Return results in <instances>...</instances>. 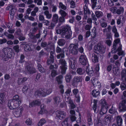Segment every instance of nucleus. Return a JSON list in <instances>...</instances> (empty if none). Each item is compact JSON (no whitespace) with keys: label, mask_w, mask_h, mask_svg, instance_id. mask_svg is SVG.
<instances>
[{"label":"nucleus","mask_w":126,"mask_h":126,"mask_svg":"<svg viewBox=\"0 0 126 126\" xmlns=\"http://www.w3.org/2000/svg\"><path fill=\"white\" fill-rule=\"evenodd\" d=\"M121 47L120 39L119 38L115 39L114 41L113 48L112 49V53H115L118 52L117 54L119 56H124L125 52L122 50Z\"/></svg>","instance_id":"1"},{"label":"nucleus","mask_w":126,"mask_h":126,"mask_svg":"<svg viewBox=\"0 0 126 126\" xmlns=\"http://www.w3.org/2000/svg\"><path fill=\"white\" fill-rule=\"evenodd\" d=\"M56 32L58 34H61L64 37V36L67 38H69L70 37L72 34V31L71 30L69 26H66L64 27L62 30H56Z\"/></svg>","instance_id":"2"},{"label":"nucleus","mask_w":126,"mask_h":126,"mask_svg":"<svg viewBox=\"0 0 126 126\" xmlns=\"http://www.w3.org/2000/svg\"><path fill=\"white\" fill-rule=\"evenodd\" d=\"M100 103L101 105V107L99 113L100 115H102L107 112L108 106L105 100L104 99H101L100 101Z\"/></svg>","instance_id":"3"},{"label":"nucleus","mask_w":126,"mask_h":126,"mask_svg":"<svg viewBox=\"0 0 126 126\" xmlns=\"http://www.w3.org/2000/svg\"><path fill=\"white\" fill-rule=\"evenodd\" d=\"M59 63L61 65L60 68L62 73V74H64L67 67L66 62L64 60L61 59L59 60Z\"/></svg>","instance_id":"4"},{"label":"nucleus","mask_w":126,"mask_h":126,"mask_svg":"<svg viewBox=\"0 0 126 126\" xmlns=\"http://www.w3.org/2000/svg\"><path fill=\"white\" fill-rule=\"evenodd\" d=\"M78 48L77 45L73 44H71L69 47V52L73 54H77L78 51Z\"/></svg>","instance_id":"5"},{"label":"nucleus","mask_w":126,"mask_h":126,"mask_svg":"<svg viewBox=\"0 0 126 126\" xmlns=\"http://www.w3.org/2000/svg\"><path fill=\"white\" fill-rule=\"evenodd\" d=\"M104 48L101 46L100 44L95 45L94 48V51L97 54H99L100 53L104 52Z\"/></svg>","instance_id":"6"},{"label":"nucleus","mask_w":126,"mask_h":126,"mask_svg":"<svg viewBox=\"0 0 126 126\" xmlns=\"http://www.w3.org/2000/svg\"><path fill=\"white\" fill-rule=\"evenodd\" d=\"M58 15L55 14L53 16L52 19V22L51 24V26L48 27L49 29H52L55 26V24L57 22L58 20Z\"/></svg>","instance_id":"7"},{"label":"nucleus","mask_w":126,"mask_h":126,"mask_svg":"<svg viewBox=\"0 0 126 126\" xmlns=\"http://www.w3.org/2000/svg\"><path fill=\"white\" fill-rule=\"evenodd\" d=\"M8 106L9 108L13 110L16 108V107L19 106L18 104L15 103V102L13 100L9 101L8 104Z\"/></svg>","instance_id":"8"},{"label":"nucleus","mask_w":126,"mask_h":126,"mask_svg":"<svg viewBox=\"0 0 126 126\" xmlns=\"http://www.w3.org/2000/svg\"><path fill=\"white\" fill-rule=\"evenodd\" d=\"M52 89H50L47 91V93H46L43 90H40L36 92L35 93V94L39 96L42 95L44 96H45L47 95L50 94L52 92Z\"/></svg>","instance_id":"9"},{"label":"nucleus","mask_w":126,"mask_h":126,"mask_svg":"<svg viewBox=\"0 0 126 126\" xmlns=\"http://www.w3.org/2000/svg\"><path fill=\"white\" fill-rule=\"evenodd\" d=\"M126 103V100H124L119 105V110L120 111H124L126 110V106L125 105Z\"/></svg>","instance_id":"10"},{"label":"nucleus","mask_w":126,"mask_h":126,"mask_svg":"<svg viewBox=\"0 0 126 126\" xmlns=\"http://www.w3.org/2000/svg\"><path fill=\"white\" fill-rule=\"evenodd\" d=\"M79 61L82 64L85 65L88 63L87 59L86 56L84 55H82L80 57Z\"/></svg>","instance_id":"11"},{"label":"nucleus","mask_w":126,"mask_h":126,"mask_svg":"<svg viewBox=\"0 0 126 126\" xmlns=\"http://www.w3.org/2000/svg\"><path fill=\"white\" fill-rule=\"evenodd\" d=\"M76 61L75 58H71L70 59L69 61V66L72 69L75 68V65Z\"/></svg>","instance_id":"12"},{"label":"nucleus","mask_w":126,"mask_h":126,"mask_svg":"<svg viewBox=\"0 0 126 126\" xmlns=\"http://www.w3.org/2000/svg\"><path fill=\"white\" fill-rule=\"evenodd\" d=\"M4 55H3V58L4 61H6L8 60V58H10L12 56V53H10L9 52H8V50L6 49H4Z\"/></svg>","instance_id":"13"},{"label":"nucleus","mask_w":126,"mask_h":126,"mask_svg":"<svg viewBox=\"0 0 126 126\" xmlns=\"http://www.w3.org/2000/svg\"><path fill=\"white\" fill-rule=\"evenodd\" d=\"M64 49L63 51H62L61 48L59 47H57L56 52L57 53H59L61 52H62L63 53L58 55L57 56V57L58 59L62 58H63L64 57Z\"/></svg>","instance_id":"14"},{"label":"nucleus","mask_w":126,"mask_h":126,"mask_svg":"<svg viewBox=\"0 0 126 126\" xmlns=\"http://www.w3.org/2000/svg\"><path fill=\"white\" fill-rule=\"evenodd\" d=\"M23 110V109L22 107H20L18 108H16L15 109L14 114L15 116L18 117L20 116L22 113V112Z\"/></svg>","instance_id":"15"},{"label":"nucleus","mask_w":126,"mask_h":126,"mask_svg":"<svg viewBox=\"0 0 126 126\" xmlns=\"http://www.w3.org/2000/svg\"><path fill=\"white\" fill-rule=\"evenodd\" d=\"M56 116L60 119L64 118L66 116V113L64 111H57L56 113Z\"/></svg>","instance_id":"16"},{"label":"nucleus","mask_w":126,"mask_h":126,"mask_svg":"<svg viewBox=\"0 0 126 126\" xmlns=\"http://www.w3.org/2000/svg\"><path fill=\"white\" fill-rule=\"evenodd\" d=\"M31 65L29 64V66L27 65V66L25 68L26 71L30 74L34 73L36 71L35 69L31 67Z\"/></svg>","instance_id":"17"},{"label":"nucleus","mask_w":126,"mask_h":126,"mask_svg":"<svg viewBox=\"0 0 126 126\" xmlns=\"http://www.w3.org/2000/svg\"><path fill=\"white\" fill-rule=\"evenodd\" d=\"M54 53V51H51L50 52V56L49 58L48 59L47 61V63L48 64H51L54 62V56L53 54Z\"/></svg>","instance_id":"18"},{"label":"nucleus","mask_w":126,"mask_h":126,"mask_svg":"<svg viewBox=\"0 0 126 126\" xmlns=\"http://www.w3.org/2000/svg\"><path fill=\"white\" fill-rule=\"evenodd\" d=\"M97 101L96 100L94 99L93 100V105L92 108L95 113H97L98 112L99 108L97 106Z\"/></svg>","instance_id":"19"},{"label":"nucleus","mask_w":126,"mask_h":126,"mask_svg":"<svg viewBox=\"0 0 126 126\" xmlns=\"http://www.w3.org/2000/svg\"><path fill=\"white\" fill-rule=\"evenodd\" d=\"M112 36L110 34H107V38L105 40V42L109 46H110L111 43Z\"/></svg>","instance_id":"20"},{"label":"nucleus","mask_w":126,"mask_h":126,"mask_svg":"<svg viewBox=\"0 0 126 126\" xmlns=\"http://www.w3.org/2000/svg\"><path fill=\"white\" fill-rule=\"evenodd\" d=\"M112 117L110 115H108L104 119V124L106 126H105V125L104 124L102 126H108V125L110 122V120L111 119Z\"/></svg>","instance_id":"21"},{"label":"nucleus","mask_w":126,"mask_h":126,"mask_svg":"<svg viewBox=\"0 0 126 126\" xmlns=\"http://www.w3.org/2000/svg\"><path fill=\"white\" fill-rule=\"evenodd\" d=\"M86 70L87 74L91 76L95 75L94 73L96 72L94 71V73L92 68L91 67V68H89V67H87Z\"/></svg>","instance_id":"22"},{"label":"nucleus","mask_w":126,"mask_h":126,"mask_svg":"<svg viewBox=\"0 0 126 126\" xmlns=\"http://www.w3.org/2000/svg\"><path fill=\"white\" fill-rule=\"evenodd\" d=\"M13 100L15 102V103L18 104V105L21 103V100L19 98V96L17 95H15L13 97Z\"/></svg>","instance_id":"23"},{"label":"nucleus","mask_w":126,"mask_h":126,"mask_svg":"<svg viewBox=\"0 0 126 126\" xmlns=\"http://www.w3.org/2000/svg\"><path fill=\"white\" fill-rule=\"evenodd\" d=\"M68 98L67 99H66V101L70 104L69 106L70 108L71 109L75 108V106L73 103L71 99L70 98H69V100H68Z\"/></svg>","instance_id":"24"},{"label":"nucleus","mask_w":126,"mask_h":126,"mask_svg":"<svg viewBox=\"0 0 126 126\" xmlns=\"http://www.w3.org/2000/svg\"><path fill=\"white\" fill-rule=\"evenodd\" d=\"M40 102L39 100H35L30 102L29 104V107H31L35 105H38L40 104Z\"/></svg>","instance_id":"25"},{"label":"nucleus","mask_w":126,"mask_h":126,"mask_svg":"<svg viewBox=\"0 0 126 126\" xmlns=\"http://www.w3.org/2000/svg\"><path fill=\"white\" fill-rule=\"evenodd\" d=\"M122 79L126 81V69H123L121 72Z\"/></svg>","instance_id":"26"},{"label":"nucleus","mask_w":126,"mask_h":126,"mask_svg":"<svg viewBox=\"0 0 126 126\" xmlns=\"http://www.w3.org/2000/svg\"><path fill=\"white\" fill-rule=\"evenodd\" d=\"M91 94L94 97H96L99 94V92L96 90H94L92 91Z\"/></svg>","instance_id":"27"},{"label":"nucleus","mask_w":126,"mask_h":126,"mask_svg":"<svg viewBox=\"0 0 126 126\" xmlns=\"http://www.w3.org/2000/svg\"><path fill=\"white\" fill-rule=\"evenodd\" d=\"M41 110L39 112L40 114H43L46 113L47 111L45 109V106L44 104H42L41 106Z\"/></svg>","instance_id":"28"},{"label":"nucleus","mask_w":126,"mask_h":126,"mask_svg":"<svg viewBox=\"0 0 126 126\" xmlns=\"http://www.w3.org/2000/svg\"><path fill=\"white\" fill-rule=\"evenodd\" d=\"M117 123L118 125L120 126L122 124L123 120L121 117L120 116H118L117 118Z\"/></svg>","instance_id":"29"},{"label":"nucleus","mask_w":126,"mask_h":126,"mask_svg":"<svg viewBox=\"0 0 126 126\" xmlns=\"http://www.w3.org/2000/svg\"><path fill=\"white\" fill-rule=\"evenodd\" d=\"M124 11V8L122 7H120L119 8L116 10V13L118 15H120L123 13Z\"/></svg>","instance_id":"30"},{"label":"nucleus","mask_w":126,"mask_h":126,"mask_svg":"<svg viewBox=\"0 0 126 126\" xmlns=\"http://www.w3.org/2000/svg\"><path fill=\"white\" fill-rule=\"evenodd\" d=\"M92 60L93 62L94 63H96L98 62V59L97 56L95 54H93L92 55Z\"/></svg>","instance_id":"31"},{"label":"nucleus","mask_w":126,"mask_h":126,"mask_svg":"<svg viewBox=\"0 0 126 126\" xmlns=\"http://www.w3.org/2000/svg\"><path fill=\"white\" fill-rule=\"evenodd\" d=\"M71 90L70 89H68L65 92V100H66V99H67V98H68V100H69V98H70L69 97L70 95V93L71 92Z\"/></svg>","instance_id":"32"},{"label":"nucleus","mask_w":126,"mask_h":126,"mask_svg":"<svg viewBox=\"0 0 126 126\" xmlns=\"http://www.w3.org/2000/svg\"><path fill=\"white\" fill-rule=\"evenodd\" d=\"M109 112L110 113L115 114V115L117 114V113L115 107H112L109 110Z\"/></svg>","instance_id":"33"},{"label":"nucleus","mask_w":126,"mask_h":126,"mask_svg":"<svg viewBox=\"0 0 126 126\" xmlns=\"http://www.w3.org/2000/svg\"><path fill=\"white\" fill-rule=\"evenodd\" d=\"M87 4H85L84 7V12L85 15L86 14H89L90 12L87 7Z\"/></svg>","instance_id":"34"},{"label":"nucleus","mask_w":126,"mask_h":126,"mask_svg":"<svg viewBox=\"0 0 126 126\" xmlns=\"http://www.w3.org/2000/svg\"><path fill=\"white\" fill-rule=\"evenodd\" d=\"M91 83L95 87L97 86L96 83L98 81L96 79L93 78L91 79Z\"/></svg>","instance_id":"35"},{"label":"nucleus","mask_w":126,"mask_h":126,"mask_svg":"<svg viewBox=\"0 0 126 126\" xmlns=\"http://www.w3.org/2000/svg\"><path fill=\"white\" fill-rule=\"evenodd\" d=\"M5 95L4 93L0 94V103L2 104L4 101V97Z\"/></svg>","instance_id":"36"},{"label":"nucleus","mask_w":126,"mask_h":126,"mask_svg":"<svg viewBox=\"0 0 126 126\" xmlns=\"http://www.w3.org/2000/svg\"><path fill=\"white\" fill-rule=\"evenodd\" d=\"M114 74L116 76L118 75L120 73V71L119 69L118 68H114L113 69Z\"/></svg>","instance_id":"37"},{"label":"nucleus","mask_w":126,"mask_h":126,"mask_svg":"<svg viewBox=\"0 0 126 126\" xmlns=\"http://www.w3.org/2000/svg\"><path fill=\"white\" fill-rule=\"evenodd\" d=\"M27 80V79L26 78H22L21 77L18 79L17 82L19 84H20L23 82H24Z\"/></svg>","instance_id":"38"},{"label":"nucleus","mask_w":126,"mask_h":126,"mask_svg":"<svg viewBox=\"0 0 126 126\" xmlns=\"http://www.w3.org/2000/svg\"><path fill=\"white\" fill-rule=\"evenodd\" d=\"M74 81L75 82H79L81 81L82 80V78L80 77H76L74 79Z\"/></svg>","instance_id":"39"},{"label":"nucleus","mask_w":126,"mask_h":126,"mask_svg":"<svg viewBox=\"0 0 126 126\" xmlns=\"http://www.w3.org/2000/svg\"><path fill=\"white\" fill-rule=\"evenodd\" d=\"M63 77L62 76L60 75L56 78V80L59 84H60L62 82V80Z\"/></svg>","instance_id":"40"},{"label":"nucleus","mask_w":126,"mask_h":126,"mask_svg":"<svg viewBox=\"0 0 126 126\" xmlns=\"http://www.w3.org/2000/svg\"><path fill=\"white\" fill-rule=\"evenodd\" d=\"M45 15L46 16L47 18L49 19L51 18L52 15L49 13V12L48 10L45 11L44 12Z\"/></svg>","instance_id":"41"},{"label":"nucleus","mask_w":126,"mask_h":126,"mask_svg":"<svg viewBox=\"0 0 126 126\" xmlns=\"http://www.w3.org/2000/svg\"><path fill=\"white\" fill-rule=\"evenodd\" d=\"M65 42L64 40L63 39H62L59 40L58 43L59 46H62L64 44Z\"/></svg>","instance_id":"42"},{"label":"nucleus","mask_w":126,"mask_h":126,"mask_svg":"<svg viewBox=\"0 0 126 126\" xmlns=\"http://www.w3.org/2000/svg\"><path fill=\"white\" fill-rule=\"evenodd\" d=\"M84 70H83L81 68L78 69L77 70V73L79 74L82 75L83 74L84 72Z\"/></svg>","instance_id":"43"},{"label":"nucleus","mask_w":126,"mask_h":126,"mask_svg":"<svg viewBox=\"0 0 126 126\" xmlns=\"http://www.w3.org/2000/svg\"><path fill=\"white\" fill-rule=\"evenodd\" d=\"M46 122V121L45 119H41L38 123V126H42Z\"/></svg>","instance_id":"44"},{"label":"nucleus","mask_w":126,"mask_h":126,"mask_svg":"<svg viewBox=\"0 0 126 126\" xmlns=\"http://www.w3.org/2000/svg\"><path fill=\"white\" fill-rule=\"evenodd\" d=\"M60 13L61 15L62 16L64 17L66 16L67 14L66 12L64 11L61 10L60 11Z\"/></svg>","instance_id":"45"},{"label":"nucleus","mask_w":126,"mask_h":126,"mask_svg":"<svg viewBox=\"0 0 126 126\" xmlns=\"http://www.w3.org/2000/svg\"><path fill=\"white\" fill-rule=\"evenodd\" d=\"M38 68L39 71L41 73H43L45 71V70L42 67L41 65L40 64H38Z\"/></svg>","instance_id":"46"},{"label":"nucleus","mask_w":126,"mask_h":126,"mask_svg":"<svg viewBox=\"0 0 126 126\" xmlns=\"http://www.w3.org/2000/svg\"><path fill=\"white\" fill-rule=\"evenodd\" d=\"M68 118H67L62 123V125L63 126H68Z\"/></svg>","instance_id":"47"},{"label":"nucleus","mask_w":126,"mask_h":126,"mask_svg":"<svg viewBox=\"0 0 126 126\" xmlns=\"http://www.w3.org/2000/svg\"><path fill=\"white\" fill-rule=\"evenodd\" d=\"M111 26H108L107 28L104 29L103 31L104 32H110L111 29Z\"/></svg>","instance_id":"48"},{"label":"nucleus","mask_w":126,"mask_h":126,"mask_svg":"<svg viewBox=\"0 0 126 126\" xmlns=\"http://www.w3.org/2000/svg\"><path fill=\"white\" fill-rule=\"evenodd\" d=\"M91 1L92 3V8L93 9H94L96 5V0H91Z\"/></svg>","instance_id":"49"},{"label":"nucleus","mask_w":126,"mask_h":126,"mask_svg":"<svg viewBox=\"0 0 126 126\" xmlns=\"http://www.w3.org/2000/svg\"><path fill=\"white\" fill-rule=\"evenodd\" d=\"M71 78V76L69 74H67L65 77V79L66 81L67 82H69Z\"/></svg>","instance_id":"50"},{"label":"nucleus","mask_w":126,"mask_h":126,"mask_svg":"<svg viewBox=\"0 0 126 126\" xmlns=\"http://www.w3.org/2000/svg\"><path fill=\"white\" fill-rule=\"evenodd\" d=\"M59 8H61V9H63L64 10H65L66 8V7L63 5L62 2H60L59 3Z\"/></svg>","instance_id":"51"},{"label":"nucleus","mask_w":126,"mask_h":126,"mask_svg":"<svg viewBox=\"0 0 126 126\" xmlns=\"http://www.w3.org/2000/svg\"><path fill=\"white\" fill-rule=\"evenodd\" d=\"M95 14L97 17H98L102 16L103 13L101 12L97 11L95 12Z\"/></svg>","instance_id":"52"},{"label":"nucleus","mask_w":126,"mask_h":126,"mask_svg":"<svg viewBox=\"0 0 126 126\" xmlns=\"http://www.w3.org/2000/svg\"><path fill=\"white\" fill-rule=\"evenodd\" d=\"M117 9V8L116 7H113L111 8L110 9V10L112 13L114 14L116 13V10Z\"/></svg>","instance_id":"53"},{"label":"nucleus","mask_w":126,"mask_h":126,"mask_svg":"<svg viewBox=\"0 0 126 126\" xmlns=\"http://www.w3.org/2000/svg\"><path fill=\"white\" fill-rule=\"evenodd\" d=\"M24 50L25 51H28L31 50V47L28 45H26L24 47Z\"/></svg>","instance_id":"54"},{"label":"nucleus","mask_w":126,"mask_h":126,"mask_svg":"<svg viewBox=\"0 0 126 126\" xmlns=\"http://www.w3.org/2000/svg\"><path fill=\"white\" fill-rule=\"evenodd\" d=\"M92 18L95 21L94 23L97 25V23L96 22V21H97V19L95 17L94 14L93 13H92Z\"/></svg>","instance_id":"55"},{"label":"nucleus","mask_w":126,"mask_h":126,"mask_svg":"<svg viewBox=\"0 0 126 126\" xmlns=\"http://www.w3.org/2000/svg\"><path fill=\"white\" fill-rule=\"evenodd\" d=\"M23 16V15L22 14H19L18 16L19 19L21 20L22 22H23L24 20V19L22 18Z\"/></svg>","instance_id":"56"},{"label":"nucleus","mask_w":126,"mask_h":126,"mask_svg":"<svg viewBox=\"0 0 126 126\" xmlns=\"http://www.w3.org/2000/svg\"><path fill=\"white\" fill-rule=\"evenodd\" d=\"M19 48L18 46L16 45L13 48L16 52H18L19 51Z\"/></svg>","instance_id":"57"},{"label":"nucleus","mask_w":126,"mask_h":126,"mask_svg":"<svg viewBox=\"0 0 126 126\" xmlns=\"http://www.w3.org/2000/svg\"><path fill=\"white\" fill-rule=\"evenodd\" d=\"M57 73L55 70H53L52 71L51 73V76L53 77H54L55 76L57 75Z\"/></svg>","instance_id":"58"},{"label":"nucleus","mask_w":126,"mask_h":126,"mask_svg":"<svg viewBox=\"0 0 126 126\" xmlns=\"http://www.w3.org/2000/svg\"><path fill=\"white\" fill-rule=\"evenodd\" d=\"M71 7L72 8H74L75 7V4L73 0H71L70 2Z\"/></svg>","instance_id":"59"},{"label":"nucleus","mask_w":126,"mask_h":126,"mask_svg":"<svg viewBox=\"0 0 126 126\" xmlns=\"http://www.w3.org/2000/svg\"><path fill=\"white\" fill-rule=\"evenodd\" d=\"M120 87L121 90H123L126 89V85L124 83H122Z\"/></svg>","instance_id":"60"},{"label":"nucleus","mask_w":126,"mask_h":126,"mask_svg":"<svg viewBox=\"0 0 126 126\" xmlns=\"http://www.w3.org/2000/svg\"><path fill=\"white\" fill-rule=\"evenodd\" d=\"M26 123L28 125H31L32 124L31 119H28L26 121Z\"/></svg>","instance_id":"61"},{"label":"nucleus","mask_w":126,"mask_h":126,"mask_svg":"<svg viewBox=\"0 0 126 126\" xmlns=\"http://www.w3.org/2000/svg\"><path fill=\"white\" fill-rule=\"evenodd\" d=\"M88 123L90 125H92L93 124V122L92 120L91 117H90L88 119Z\"/></svg>","instance_id":"62"},{"label":"nucleus","mask_w":126,"mask_h":126,"mask_svg":"<svg viewBox=\"0 0 126 126\" xmlns=\"http://www.w3.org/2000/svg\"><path fill=\"white\" fill-rule=\"evenodd\" d=\"M76 119V117L75 116L72 115L70 117V119L72 122L75 121Z\"/></svg>","instance_id":"63"},{"label":"nucleus","mask_w":126,"mask_h":126,"mask_svg":"<svg viewBox=\"0 0 126 126\" xmlns=\"http://www.w3.org/2000/svg\"><path fill=\"white\" fill-rule=\"evenodd\" d=\"M34 1L35 3L37 2L38 5H40L42 4L41 0H34Z\"/></svg>","instance_id":"64"}]
</instances>
